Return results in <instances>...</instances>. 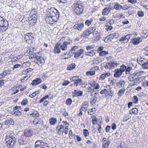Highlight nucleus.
I'll return each mask as SVG.
<instances>
[{
	"instance_id": "27",
	"label": "nucleus",
	"mask_w": 148,
	"mask_h": 148,
	"mask_svg": "<svg viewBox=\"0 0 148 148\" xmlns=\"http://www.w3.org/2000/svg\"><path fill=\"white\" fill-rule=\"evenodd\" d=\"M11 114L12 115L16 116H20L21 115L22 113L21 112L18 110H12L11 112Z\"/></svg>"
},
{
	"instance_id": "31",
	"label": "nucleus",
	"mask_w": 148,
	"mask_h": 148,
	"mask_svg": "<svg viewBox=\"0 0 148 148\" xmlns=\"http://www.w3.org/2000/svg\"><path fill=\"white\" fill-rule=\"evenodd\" d=\"M49 123L51 125L54 126L57 122V119L55 117H52L49 120Z\"/></svg>"
},
{
	"instance_id": "35",
	"label": "nucleus",
	"mask_w": 148,
	"mask_h": 148,
	"mask_svg": "<svg viewBox=\"0 0 148 148\" xmlns=\"http://www.w3.org/2000/svg\"><path fill=\"white\" fill-rule=\"evenodd\" d=\"M137 77L135 73L131 75L129 77V79L131 81H134L135 82V77Z\"/></svg>"
},
{
	"instance_id": "56",
	"label": "nucleus",
	"mask_w": 148,
	"mask_h": 148,
	"mask_svg": "<svg viewBox=\"0 0 148 148\" xmlns=\"http://www.w3.org/2000/svg\"><path fill=\"white\" fill-rule=\"evenodd\" d=\"M72 101L71 99L69 98L66 100V103L68 106H70L71 104Z\"/></svg>"
},
{
	"instance_id": "8",
	"label": "nucleus",
	"mask_w": 148,
	"mask_h": 148,
	"mask_svg": "<svg viewBox=\"0 0 148 148\" xmlns=\"http://www.w3.org/2000/svg\"><path fill=\"white\" fill-rule=\"evenodd\" d=\"M118 63L116 61H112L111 62L106 64L105 67L106 69H112L117 66Z\"/></svg>"
},
{
	"instance_id": "50",
	"label": "nucleus",
	"mask_w": 148,
	"mask_h": 148,
	"mask_svg": "<svg viewBox=\"0 0 148 148\" xmlns=\"http://www.w3.org/2000/svg\"><path fill=\"white\" fill-rule=\"evenodd\" d=\"M83 134L85 138H86L89 135V132L87 129H84L83 130Z\"/></svg>"
},
{
	"instance_id": "60",
	"label": "nucleus",
	"mask_w": 148,
	"mask_h": 148,
	"mask_svg": "<svg viewBox=\"0 0 148 148\" xmlns=\"http://www.w3.org/2000/svg\"><path fill=\"white\" fill-rule=\"evenodd\" d=\"M28 102V100L26 99H24L21 102L22 105L25 106L27 104Z\"/></svg>"
},
{
	"instance_id": "30",
	"label": "nucleus",
	"mask_w": 148,
	"mask_h": 148,
	"mask_svg": "<svg viewBox=\"0 0 148 148\" xmlns=\"http://www.w3.org/2000/svg\"><path fill=\"white\" fill-rule=\"evenodd\" d=\"M114 39L111 34L105 38L104 41L105 42H109L112 41Z\"/></svg>"
},
{
	"instance_id": "61",
	"label": "nucleus",
	"mask_w": 148,
	"mask_h": 148,
	"mask_svg": "<svg viewBox=\"0 0 148 148\" xmlns=\"http://www.w3.org/2000/svg\"><path fill=\"white\" fill-rule=\"evenodd\" d=\"M135 74L136 75V76H140L141 75H142L143 73L144 72L143 71H137L136 72H135Z\"/></svg>"
},
{
	"instance_id": "40",
	"label": "nucleus",
	"mask_w": 148,
	"mask_h": 148,
	"mask_svg": "<svg viewBox=\"0 0 148 148\" xmlns=\"http://www.w3.org/2000/svg\"><path fill=\"white\" fill-rule=\"evenodd\" d=\"M130 113L132 114V112L134 114H137L138 113V110L136 108H134L130 111Z\"/></svg>"
},
{
	"instance_id": "19",
	"label": "nucleus",
	"mask_w": 148,
	"mask_h": 148,
	"mask_svg": "<svg viewBox=\"0 0 148 148\" xmlns=\"http://www.w3.org/2000/svg\"><path fill=\"white\" fill-rule=\"evenodd\" d=\"M23 135H22L18 137V144L19 146L21 145H25L26 144V143H25V142L23 140Z\"/></svg>"
},
{
	"instance_id": "29",
	"label": "nucleus",
	"mask_w": 148,
	"mask_h": 148,
	"mask_svg": "<svg viewBox=\"0 0 148 148\" xmlns=\"http://www.w3.org/2000/svg\"><path fill=\"white\" fill-rule=\"evenodd\" d=\"M97 97L94 96L90 99V103L91 105H93L97 102Z\"/></svg>"
},
{
	"instance_id": "17",
	"label": "nucleus",
	"mask_w": 148,
	"mask_h": 148,
	"mask_svg": "<svg viewBox=\"0 0 148 148\" xmlns=\"http://www.w3.org/2000/svg\"><path fill=\"white\" fill-rule=\"evenodd\" d=\"M114 76L116 78H119L122 75L123 73L119 69H116L114 71Z\"/></svg>"
},
{
	"instance_id": "21",
	"label": "nucleus",
	"mask_w": 148,
	"mask_h": 148,
	"mask_svg": "<svg viewBox=\"0 0 148 148\" xmlns=\"http://www.w3.org/2000/svg\"><path fill=\"white\" fill-rule=\"evenodd\" d=\"M142 41L141 38L139 37L134 38L132 40L133 43L135 45H137Z\"/></svg>"
},
{
	"instance_id": "28",
	"label": "nucleus",
	"mask_w": 148,
	"mask_h": 148,
	"mask_svg": "<svg viewBox=\"0 0 148 148\" xmlns=\"http://www.w3.org/2000/svg\"><path fill=\"white\" fill-rule=\"evenodd\" d=\"M148 36V30L145 29L143 30L141 36L143 38H146Z\"/></svg>"
},
{
	"instance_id": "37",
	"label": "nucleus",
	"mask_w": 148,
	"mask_h": 148,
	"mask_svg": "<svg viewBox=\"0 0 148 148\" xmlns=\"http://www.w3.org/2000/svg\"><path fill=\"white\" fill-rule=\"evenodd\" d=\"M125 90V89L124 88L121 89L117 93L118 95L120 97H121L124 93Z\"/></svg>"
},
{
	"instance_id": "46",
	"label": "nucleus",
	"mask_w": 148,
	"mask_h": 148,
	"mask_svg": "<svg viewBox=\"0 0 148 148\" xmlns=\"http://www.w3.org/2000/svg\"><path fill=\"white\" fill-rule=\"evenodd\" d=\"M126 69V67L124 65L122 64L120 67L119 70L123 73L125 71Z\"/></svg>"
},
{
	"instance_id": "58",
	"label": "nucleus",
	"mask_w": 148,
	"mask_h": 148,
	"mask_svg": "<svg viewBox=\"0 0 148 148\" xmlns=\"http://www.w3.org/2000/svg\"><path fill=\"white\" fill-rule=\"evenodd\" d=\"M95 50H92L88 52V55L90 56H93L95 54Z\"/></svg>"
},
{
	"instance_id": "51",
	"label": "nucleus",
	"mask_w": 148,
	"mask_h": 148,
	"mask_svg": "<svg viewBox=\"0 0 148 148\" xmlns=\"http://www.w3.org/2000/svg\"><path fill=\"white\" fill-rule=\"evenodd\" d=\"M79 48V47L78 46H75L73 47L71 49V51L73 54V52H76V50Z\"/></svg>"
},
{
	"instance_id": "18",
	"label": "nucleus",
	"mask_w": 148,
	"mask_h": 148,
	"mask_svg": "<svg viewBox=\"0 0 148 148\" xmlns=\"http://www.w3.org/2000/svg\"><path fill=\"white\" fill-rule=\"evenodd\" d=\"M42 80L40 78H37L33 80L31 83V84L32 86H35L41 83Z\"/></svg>"
},
{
	"instance_id": "14",
	"label": "nucleus",
	"mask_w": 148,
	"mask_h": 148,
	"mask_svg": "<svg viewBox=\"0 0 148 148\" xmlns=\"http://www.w3.org/2000/svg\"><path fill=\"white\" fill-rule=\"evenodd\" d=\"M33 134L32 131L29 129H26L24 131V136L26 137H29Z\"/></svg>"
},
{
	"instance_id": "62",
	"label": "nucleus",
	"mask_w": 148,
	"mask_h": 148,
	"mask_svg": "<svg viewBox=\"0 0 148 148\" xmlns=\"http://www.w3.org/2000/svg\"><path fill=\"white\" fill-rule=\"evenodd\" d=\"M111 35L114 38H116L119 37V34L118 33H114L111 34Z\"/></svg>"
},
{
	"instance_id": "26",
	"label": "nucleus",
	"mask_w": 148,
	"mask_h": 148,
	"mask_svg": "<svg viewBox=\"0 0 148 148\" xmlns=\"http://www.w3.org/2000/svg\"><path fill=\"white\" fill-rule=\"evenodd\" d=\"M110 12V9L109 8L106 7L103 10L102 14L103 16L107 15Z\"/></svg>"
},
{
	"instance_id": "43",
	"label": "nucleus",
	"mask_w": 148,
	"mask_h": 148,
	"mask_svg": "<svg viewBox=\"0 0 148 148\" xmlns=\"http://www.w3.org/2000/svg\"><path fill=\"white\" fill-rule=\"evenodd\" d=\"M34 15L33 14V15H32V20H34V21H33V22L34 23H36V21H37V16L36 15V12H34Z\"/></svg>"
},
{
	"instance_id": "36",
	"label": "nucleus",
	"mask_w": 148,
	"mask_h": 148,
	"mask_svg": "<svg viewBox=\"0 0 148 148\" xmlns=\"http://www.w3.org/2000/svg\"><path fill=\"white\" fill-rule=\"evenodd\" d=\"M83 81L81 79H78L76 80L74 82V85H76V86H77L78 85H80L82 83Z\"/></svg>"
},
{
	"instance_id": "4",
	"label": "nucleus",
	"mask_w": 148,
	"mask_h": 148,
	"mask_svg": "<svg viewBox=\"0 0 148 148\" xmlns=\"http://www.w3.org/2000/svg\"><path fill=\"white\" fill-rule=\"evenodd\" d=\"M8 22L0 16V28L1 30L3 32H5L8 29Z\"/></svg>"
},
{
	"instance_id": "44",
	"label": "nucleus",
	"mask_w": 148,
	"mask_h": 148,
	"mask_svg": "<svg viewBox=\"0 0 148 148\" xmlns=\"http://www.w3.org/2000/svg\"><path fill=\"white\" fill-rule=\"evenodd\" d=\"M30 115H32L33 117H38L39 114L38 112L37 111H34L32 113L30 114Z\"/></svg>"
},
{
	"instance_id": "57",
	"label": "nucleus",
	"mask_w": 148,
	"mask_h": 148,
	"mask_svg": "<svg viewBox=\"0 0 148 148\" xmlns=\"http://www.w3.org/2000/svg\"><path fill=\"white\" fill-rule=\"evenodd\" d=\"M132 69V67L130 66H128L127 68L126 67V69L125 70V73L126 74H129L130 73L131 70Z\"/></svg>"
},
{
	"instance_id": "22",
	"label": "nucleus",
	"mask_w": 148,
	"mask_h": 148,
	"mask_svg": "<svg viewBox=\"0 0 148 148\" xmlns=\"http://www.w3.org/2000/svg\"><path fill=\"white\" fill-rule=\"evenodd\" d=\"M56 129H58V133L59 134H62L64 132V127L62 125L56 127Z\"/></svg>"
},
{
	"instance_id": "25",
	"label": "nucleus",
	"mask_w": 148,
	"mask_h": 148,
	"mask_svg": "<svg viewBox=\"0 0 148 148\" xmlns=\"http://www.w3.org/2000/svg\"><path fill=\"white\" fill-rule=\"evenodd\" d=\"M37 64L40 66H42L45 63V60L44 58L42 57L37 60Z\"/></svg>"
},
{
	"instance_id": "6",
	"label": "nucleus",
	"mask_w": 148,
	"mask_h": 148,
	"mask_svg": "<svg viewBox=\"0 0 148 148\" xmlns=\"http://www.w3.org/2000/svg\"><path fill=\"white\" fill-rule=\"evenodd\" d=\"M33 35V34L31 33L26 34L25 35L24 40L29 44H31L34 40Z\"/></svg>"
},
{
	"instance_id": "33",
	"label": "nucleus",
	"mask_w": 148,
	"mask_h": 148,
	"mask_svg": "<svg viewBox=\"0 0 148 148\" xmlns=\"http://www.w3.org/2000/svg\"><path fill=\"white\" fill-rule=\"evenodd\" d=\"M114 8L116 10H120L122 8V6L116 3L114 6Z\"/></svg>"
},
{
	"instance_id": "20",
	"label": "nucleus",
	"mask_w": 148,
	"mask_h": 148,
	"mask_svg": "<svg viewBox=\"0 0 148 148\" xmlns=\"http://www.w3.org/2000/svg\"><path fill=\"white\" fill-rule=\"evenodd\" d=\"M59 44L58 43L56 44L54 47V53H55L59 54L60 53V47Z\"/></svg>"
},
{
	"instance_id": "47",
	"label": "nucleus",
	"mask_w": 148,
	"mask_h": 148,
	"mask_svg": "<svg viewBox=\"0 0 148 148\" xmlns=\"http://www.w3.org/2000/svg\"><path fill=\"white\" fill-rule=\"evenodd\" d=\"M92 87H93V91L95 92V89H98L99 88L100 86L98 84L96 83L95 85L92 86Z\"/></svg>"
},
{
	"instance_id": "63",
	"label": "nucleus",
	"mask_w": 148,
	"mask_h": 148,
	"mask_svg": "<svg viewBox=\"0 0 148 148\" xmlns=\"http://www.w3.org/2000/svg\"><path fill=\"white\" fill-rule=\"evenodd\" d=\"M108 92V90L106 89L101 90L100 92V93L101 94H107Z\"/></svg>"
},
{
	"instance_id": "2",
	"label": "nucleus",
	"mask_w": 148,
	"mask_h": 148,
	"mask_svg": "<svg viewBox=\"0 0 148 148\" xmlns=\"http://www.w3.org/2000/svg\"><path fill=\"white\" fill-rule=\"evenodd\" d=\"M49 12V16H48L49 23L53 24L58 19L60 16L59 12L54 8H51Z\"/></svg>"
},
{
	"instance_id": "49",
	"label": "nucleus",
	"mask_w": 148,
	"mask_h": 148,
	"mask_svg": "<svg viewBox=\"0 0 148 148\" xmlns=\"http://www.w3.org/2000/svg\"><path fill=\"white\" fill-rule=\"evenodd\" d=\"M142 67L144 69H148V60H146L143 65Z\"/></svg>"
},
{
	"instance_id": "54",
	"label": "nucleus",
	"mask_w": 148,
	"mask_h": 148,
	"mask_svg": "<svg viewBox=\"0 0 148 148\" xmlns=\"http://www.w3.org/2000/svg\"><path fill=\"white\" fill-rule=\"evenodd\" d=\"M108 54V52L104 51H102L99 53V56H103Z\"/></svg>"
},
{
	"instance_id": "32",
	"label": "nucleus",
	"mask_w": 148,
	"mask_h": 148,
	"mask_svg": "<svg viewBox=\"0 0 148 148\" xmlns=\"http://www.w3.org/2000/svg\"><path fill=\"white\" fill-rule=\"evenodd\" d=\"M125 84V82L124 81L121 80L119 81L116 84L117 87H123Z\"/></svg>"
},
{
	"instance_id": "12",
	"label": "nucleus",
	"mask_w": 148,
	"mask_h": 148,
	"mask_svg": "<svg viewBox=\"0 0 148 148\" xmlns=\"http://www.w3.org/2000/svg\"><path fill=\"white\" fill-rule=\"evenodd\" d=\"M84 49H80L76 52H73V54H74V58L76 59H77L84 52Z\"/></svg>"
},
{
	"instance_id": "38",
	"label": "nucleus",
	"mask_w": 148,
	"mask_h": 148,
	"mask_svg": "<svg viewBox=\"0 0 148 148\" xmlns=\"http://www.w3.org/2000/svg\"><path fill=\"white\" fill-rule=\"evenodd\" d=\"M144 79L145 77H139L138 76H137V77H136L135 78V82L136 83L140 82Z\"/></svg>"
},
{
	"instance_id": "39",
	"label": "nucleus",
	"mask_w": 148,
	"mask_h": 148,
	"mask_svg": "<svg viewBox=\"0 0 148 148\" xmlns=\"http://www.w3.org/2000/svg\"><path fill=\"white\" fill-rule=\"evenodd\" d=\"M146 60L147 59L144 58L138 59L137 62L138 63L141 65L142 66L144 64L145 62L146 61Z\"/></svg>"
},
{
	"instance_id": "7",
	"label": "nucleus",
	"mask_w": 148,
	"mask_h": 148,
	"mask_svg": "<svg viewBox=\"0 0 148 148\" xmlns=\"http://www.w3.org/2000/svg\"><path fill=\"white\" fill-rule=\"evenodd\" d=\"M96 28L95 27L88 28L83 32L82 34V37H85L89 36L90 34L94 32Z\"/></svg>"
},
{
	"instance_id": "3",
	"label": "nucleus",
	"mask_w": 148,
	"mask_h": 148,
	"mask_svg": "<svg viewBox=\"0 0 148 148\" xmlns=\"http://www.w3.org/2000/svg\"><path fill=\"white\" fill-rule=\"evenodd\" d=\"M74 12L77 15H79L83 12L84 7L82 3L78 2L74 3L73 5Z\"/></svg>"
},
{
	"instance_id": "16",
	"label": "nucleus",
	"mask_w": 148,
	"mask_h": 148,
	"mask_svg": "<svg viewBox=\"0 0 148 148\" xmlns=\"http://www.w3.org/2000/svg\"><path fill=\"white\" fill-rule=\"evenodd\" d=\"M73 93L74 94L75 96L73 95V97H81L83 94V92L81 90H75L74 91V92H73Z\"/></svg>"
},
{
	"instance_id": "23",
	"label": "nucleus",
	"mask_w": 148,
	"mask_h": 148,
	"mask_svg": "<svg viewBox=\"0 0 148 148\" xmlns=\"http://www.w3.org/2000/svg\"><path fill=\"white\" fill-rule=\"evenodd\" d=\"M94 68H91L90 69V71L86 72V75L87 76H92L95 74V71L93 70Z\"/></svg>"
},
{
	"instance_id": "9",
	"label": "nucleus",
	"mask_w": 148,
	"mask_h": 148,
	"mask_svg": "<svg viewBox=\"0 0 148 148\" xmlns=\"http://www.w3.org/2000/svg\"><path fill=\"white\" fill-rule=\"evenodd\" d=\"M132 35L128 34L127 35L122 36L119 39V41L121 42V44L125 43L127 42L131 37Z\"/></svg>"
},
{
	"instance_id": "55",
	"label": "nucleus",
	"mask_w": 148,
	"mask_h": 148,
	"mask_svg": "<svg viewBox=\"0 0 148 148\" xmlns=\"http://www.w3.org/2000/svg\"><path fill=\"white\" fill-rule=\"evenodd\" d=\"M39 55V53H36L35 54L33 55V58L36 59L37 60L39 59L40 58H42V57L40 56H38Z\"/></svg>"
},
{
	"instance_id": "59",
	"label": "nucleus",
	"mask_w": 148,
	"mask_h": 148,
	"mask_svg": "<svg viewBox=\"0 0 148 148\" xmlns=\"http://www.w3.org/2000/svg\"><path fill=\"white\" fill-rule=\"evenodd\" d=\"M133 102L135 103H137L138 102V98L136 96L133 97Z\"/></svg>"
},
{
	"instance_id": "5",
	"label": "nucleus",
	"mask_w": 148,
	"mask_h": 148,
	"mask_svg": "<svg viewBox=\"0 0 148 148\" xmlns=\"http://www.w3.org/2000/svg\"><path fill=\"white\" fill-rule=\"evenodd\" d=\"M35 148H48L47 143L42 140H38L35 143Z\"/></svg>"
},
{
	"instance_id": "64",
	"label": "nucleus",
	"mask_w": 148,
	"mask_h": 148,
	"mask_svg": "<svg viewBox=\"0 0 148 148\" xmlns=\"http://www.w3.org/2000/svg\"><path fill=\"white\" fill-rule=\"evenodd\" d=\"M65 42L66 45H69L72 43V41L70 38H68L66 41H64Z\"/></svg>"
},
{
	"instance_id": "48",
	"label": "nucleus",
	"mask_w": 148,
	"mask_h": 148,
	"mask_svg": "<svg viewBox=\"0 0 148 148\" xmlns=\"http://www.w3.org/2000/svg\"><path fill=\"white\" fill-rule=\"evenodd\" d=\"M88 106V103L87 101H85L82 104V106L84 109H87Z\"/></svg>"
},
{
	"instance_id": "10",
	"label": "nucleus",
	"mask_w": 148,
	"mask_h": 148,
	"mask_svg": "<svg viewBox=\"0 0 148 148\" xmlns=\"http://www.w3.org/2000/svg\"><path fill=\"white\" fill-rule=\"evenodd\" d=\"M84 27V25L83 23H76L73 26L74 29H77L78 31H82Z\"/></svg>"
},
{
	"instance_id": "42",
	"label": "nucleus",
	"mask_w": 148,
	"mask_h": 148,
	"mask_svg": "<svg viewBox=\"0 0 148 148\" xmlns=\"http://www.w3.org/2000/svg\"><path fill=\"white\" fill-rule=\"evenodd\" d=\"M93 22V19H90L87 20L86 21L85 24V25L88 26H89L91 25V23Z\"/></svg>"
},
{
	"instance_id": "11",
	"label": "nucleus",
	"mask_w": 148,
	"mask_h": 148,
	"mask_svg": "<svg viewBox=\"0 0 148 148\" xmlns=\"http://www.w3.org/2000/svg\"><path fill=\"white\" fill-rule=\"evenodd\" d=\"M33 124L35 125L42 126L43 125V121L41 119H36L33 121Z\"/></svg>"
},
{
	"instance_id": "13",
	"label": "nucleus",
	"mask_w": 148,
	"mask_h": 148,
	"mask_svg": "<svg viewBox=\"0 0 148 148\" xmlns=\"http://www.w3.org/2000/svg\"><path fill=\"white\" fill-rule=\"evenodd\" d=\"M11 71L8 70H6L0 74V79H4L6 76H8L10 73Z\"/></svg>"
},
{
	"instance_id": "1",
	"label": "nucleus",
	"mask_w": 148,
	"mask_h": 148,
	"mask_svg": "<svg viewBox=\"0 0 148 148\" xmlns=\"http://www.w3.org/2000/svg\"><path fill=\"white\" fill-rule=\"evenodd\" d=\"M5 140L8 147L12 148L16 143V138L12 131H8L6 133Z\"/></svg>"
},
{
	"instance_id": "52",
	"label": "nucleus",
	"mask_w": 148,
	"mask_h": 148,
	"mask_svg": "<svg viewBox=\"0 0 148 148\" xmlns=\"http://www.w3.org/2000/svg\"><path fill=\"white\" fill-rule=\"evenodd\" d=\"M130 4H125L123 6H122V8L123 10H126L129 9L130 7Z\"/></svg>"
},
{
	"instance_id": "15",
	"label": "nucleus",
	"mask_w": 148,
	"mask_h": 148,
	"mask_svg": "<svg viewBox=\"0 0 148 148\" xmlns=\"http://www.w3.org/2000/svg\"><path fill=\"white\" fill-rule=\"evenodd\" d=\"M4 124L8 126L10 125H12L14 123V121L12 118H7V119L3 122Z\"/></svg>"
},
{
	"instance_id": "53",
	"label": "nucleus",
	"mask_w": 148,
	"mask_h": 148,
	"mask_svg": "<svg viewBox=\"0 0 148 148\" xmlns=\"http://www.w3.org/2000/svg\"><path fill=\"white\" fill-rule=\"evenodd\" d=\"M88 84L92 86L95 85V84L96 83L94 79H91L89 80Z\"/></svg>"
},
{
	"instance_id": "24",
	"label": "nucleus",
	"mask_w": 148,
	"mask_h": 148,
	"mask_svg": "<svg viewBox=\"0 0 148 148\" xmlns=\"http://www.w3.org/2000/svg\"><path fill=\"white\" fill-rule=\"evenodd\" d=\"M114 95V91L111 89L108 90V92L106 95V98H109V97L112 98Z\"/></svg>"
},
{
	"instance_id": "34",
	"label": "nucleus",
	"mask_w": 148,
	"mask_h": 148,
	"mask_svg": "<svg viewBox=\"0 0 148 148\" xmlns=\"http://www.w3.org/2000/svg\"><path fill=\"white\" fill-rule=\"evenodd\" d=\"M67 45L66 44L65 42H63V44L61 45H60V47L62 51H65L67 49Z\"/></svg>"
},
{
	"instance_id": "41",
	"label": "nucleus",
	"mask_w": 148,
	"mask_h": 148,
	"mask_svg": "<svg viewBox=\"0 0 148 148\" xmlns=\"http://www.w3.org/2000/svg\"><path fill=\"white\" fill-rule=\"evenodd\" d=\"M75 67V63H72L68 65L67 66V69L68 70H71L74 69Z\"/></svg>"
},
{
	"instance_id": "45",
	"label": "nucleus",
	"mask_w": 148,
	"mask_h": 148,
	"mask_svg": "<svg viewBox=\"0 0 148 148\" xmlns=\"http://www.w3.org/2000/svg\"><path fill=\"white\" fill-rule=\"evenodd\" d=\"M110 144V141L103 143V148H109V145Z\"/></svg>"
}]
</instances>
